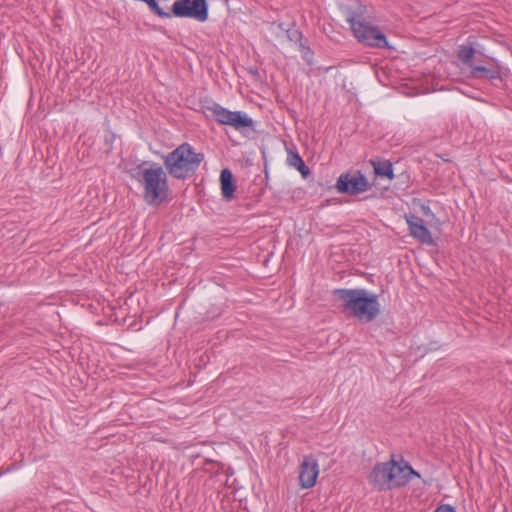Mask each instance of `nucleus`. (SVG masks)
I'll use <instances>...</instances> for the list:
<instances>
[{
	"instance_id": "f257e3e1",
	"label": "nucleus",
	"mask_w": 512,
	"mask_h": 512,
	"mask_svg": "<svg viewBox=\"0 0 512 512\" xmlns=\"http://www.w3.org/2000/svg\"><path fill=\"white\" fill-rule=\"evenodd\" d=\"M130 173L141 183L143 198L147 204L159 206L169 200V174L159 163L143 161Z\"/></svg>"
},
{
	"instance_id": "f03ea898",
	"label": "nucleus",
	"mask_w": 512,
	"mask_h": 512,
	"mask_svg": "<svg viewBox=\"0 0 512 512\" xmlns=\"http://www.w3.org/2000/svg\"><path fill=\"white\" fill-rule=\"evenodd\" d=\"M334 296L341 301L339 309L359 321L369 323L380 314V304L376 294L369 293L362 288H338L333 291Z\"/></svg>"
},
{
	"instance_id": "7ed1b4c3",
	"label": "nucleus",
	"mask_w": 512,
	"mask_h": 512,
	"mask_svg": "<svg viewBox=\"0 0 512 512\" xmlns=\"http://www.w3.org/2000/svg\"><path fill=\"white\" fill-rule=\"evenodd\" d=\"M413 476L420 477L419 473L405 463L399 464L394 459L387 462L376 463L368 475V482L378 491H386L406 485Z\"/></svg>"
},
{
	"instance_id": "20e7f679",
	"label": "nucleus",
	"mask_w": 512,
	"mask_h": 512,
	"mask_svg": "<svg viewBox=\"0 0 512 512\" xmlns=\"http://www.w3.org/2000/svg\"><path fill=\"white\" fill-rule=\"evenodd\" d=\"M161 158L172 178L185 180L197 171L204 160V154L196 152L189 143H182Z\"/></svg>"
},
{
	"instance_id": "39448f33",
	"label": "nucleus",
	"mask_w": 512,
	"mask_h": 512,
	"mask_svg": "<svg viewBox=\"0 0 512 512\" xmlns=\"http://www.w3.org/2000/svg\"><path fill=\"white\" fill-rule=\"evenodd\" d=\"M345 17L354 36L361 44L369 47L392 48L385 34L378 27L370 25L365 21L362 5H357L355 8H346Z\"/></svg>"
},
{
	"instance_id": "423d86ee",
	"label": "nucleus",
	"mask_w": 512,
	"mask_h": 512,
	"mask_svg": "<svg viewBox=\"0 0 512 512\" xmlns=\"http://www.w3.org/2000/svg\"><path fill=\"white\" fill-rule=\"evenodd\" d=\"M206 109L219 124L231 126L237 131L242 132L254 125L253 119L242 111H230L217 103L207 106Z\"/></svg>"
},
{
	"instance_id": "0eeeda50",
	"label": "nucleus",
	"mask_w": 512,
	"mask_h": 512,
	"mask_svg": "<svg viewBox=\"0 0 512 512\" xmlns=\"http://www.w3.org/2000/svg\"><path fill=\"white\" fill-rule=\"evenodd\" d=\"M172 16L202 23L208 20L209 5L207 0H176L172 4Z\"/></svg>"
},
{
	"instance_id": "6e6552de",
	"label": "nucleus",
	"mask_w": 512,
	"mask_h": 512,
	"mask_svg": "<svg viewBox=\"0 0 512 512\" xmlns=\"http://www.w3.org/2000/svg\"><path fill=\"white\" fill-rule=\"evenodd\" d=\"M336 188L342 194L358 195L367 191L370 188V184L365 175L360 171H356L353 174H341L337 179Z\"/></svg>"
},
{
	"instance_id": "1a4fd4ad",
	"label": "nucleus",
	"mask_w": 512,
	"mask_h": 512,
	"mask_svg": "<svg viewBox=\"0 0 512 512\" xmlns=\"http://www.w3.org/2000/svg\"><path fill=\"white\" fill-rule=\"evenodd\" d=\"M319 467L313 456H306L299 467V483L303 489L312 488L317 480Z\"/></svg>"
},
{
	"instance_id": "9d476101",
	"label": "nucleus",
	"mask_w": 512,
	"mask_h": 512,
	"mask_svg": "<svg viewBox=\"0 0 512 512\" xmlns=\"http://www.w3.org/2000/svg\"><path fill=\"white\" fill-rule=\"evenodd\" d=\"M405 218L408 224L409 233L414 239L422 244H434L431 232L425 226L423 219L414 214H406Z\"/></svg>"
},
{
	"instance_id": "9b49d317",
	"label": "nucleus",
	"mask_w": 512,
	"mask_h": 512,
	"mask_svg": "<svg viewBox=\"0 0 512 512\" xmlns=\"http://www.w3.org/2000/svg\"><path fill=\"white\" fill-rule=\"evenodd\" d=\"M221 193L225 200L230 201L234 197L236 185L230 169L225 168L220 173Z\"/></svg>"
},
{
	"instance_id": "f8f14e48",
	"label": "nucleus",
	"mask_w": 512,
	"mask_h": 512,
	"mask_svg": "<svg viewBox=\"0 0 512 512\" xmlns=\"http://www.w3.org/2000/svg\"><path fill=\"white\" fill-rule=\"evenodd\" d=\"M470 74L476 79H489V80H501V67L496 65L495 67H485L476 65L470 70Z\"/></svg>"
},
{
	"instance_id": "ddd939ff",
	"label": "nucleus",
	"mask_w": 512,
	"mask_h": 512,
	"mask_svg": "<svg viewBox=\"0 0 512 512\" xmlns=\"http://www.w3.org/2000/svg\"><path fill=\"white\" fill-rule=\"evenodd\" d=\"M374 172L379 177H385L389 180L394 178L393 165L389 160L376 159L371 160Z\"/></svg>"
},
{
	"instance_id": "4468645a",
	"label": "nucleus",
	"mask_w": 512,
	"mask_h": 512,
	"mask_svg": "<svg viewBox=\"0 0 512 512\" xmlns=\"http://www.w3.org/2000/svg\"><path fill=\"white\" fill-rule=\"evenodd\" d=\"M474 55H475V48H474L472 42H468L467 45L460 46L458 53H457L458 59L463 64L468 66L470 68V70H472V67L475 66L473 64Z\"/></svg>"
},
{
	"instance_id": "2eb2a0df",
	"label": "nucleus",
	"mask_w": 512,
	"mask_h": 512,
	"mask_svg": "<svg viewBox=\"0 0 512 512\" xmlns=\"http://www.w3.org/2000/svg\"><path fill=\"white\" fill-rule=\"evenodd\" d=\"M288 163L289 165L295 167L304 178H306L311 173L310 169L297 152H289Z\"/></svg>"
},
{
	"instance_id": "dca6fc26",
	"label": "nucleus",
	"mask_w": 512,
	"mask_h": 512,
	"mask_svg": "<svg viewBox=\"0 0 512 512\" xmlns=\"http://www.w3.org/2000/svg\"><path fill=\"white\" fill-rule=\"evenodd\" d=\"M142 2L146 3L150 10L156 14L157 16L161 18H171L172 17V11L166 12L161 7H159L156 0H141Z\"/></svg>"
},
{
	"instance_id": "f3484780",
	"label": "nucleus",
	"mask_w": 512,
	"mask_h": 512,
	"mask_svg": "<svg viewBox=\"0 0 512 512\" xmlns=\"http://www.w3.org/2000/svg\"><path fill=\"white\" fill-rule=\"evenodd\" d=\"M420 209L424 216L430 218V221H433V220L437 221V218H436L435 214L432 212L429 205L423 203L420 205Z\"/></svg>"
},
{
	"instance_id": "a211bd4d",
	"label": "nucleus",
	"mask_w": 512,
	"mask_h": 512,
	"mask_svg": "<svg viewBox=\"0 0 512 512\" xmlns=\"http://www.w3.org/2000/svg\"><path fill=\"white\" fill-rule=\"evenodd\" d=\"M287 36L291 41H298V40H301V38H302L301 32L297 29L288 30Z\"/></svg>"
},
{
	"instance_id": "6ab92c4d",
	"label": "nucleus",
	"mask_w": 512,
	"mask_h": 512,
	"mask_svg": "<svg viewBox=\"0 0 512 512\" xmlns=\"http://www.w3.org/2000/svg\"><path fill=\"white\" fill-rule=\"evenodd\" d=\"M434 512H456L455 508L449 504H442L438 506Z\"/></svg>"
},
{
	"instance_id": "aec40b11",
	"label": "nucleus",
	"mask_w": 512,
	"mask_h": 512,
	"mask_svg": "<svg viewBox=\"0 0 512 512\" xmlns=\"http://www.w3.org/2000/svg\"><path fill=\"white\" fill-rule=\"evenodd\" d=\"M300 46L302 48V53H303V57L304 58L307 57V54H311V51H310L309 47H305L302 44Z\"/></svg>"
}]
</instances>
